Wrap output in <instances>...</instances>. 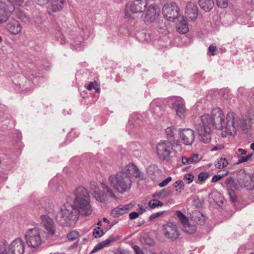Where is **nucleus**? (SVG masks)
<instances>
[{
  "label": "nucleus",
  "mask_w": 254,
  "mask_h": 254,
  "mask_svg": "<svg viewBox=\"0 0 254 254\" xmlns=\"http://www.w3.org/2000/svg\"><path fill=\"white\" fill-rule=\"evenodd\" d=\"M251 149H252V150H254V142L252 143L251 144Z\"/></svg>",
  "instance_id": "nucleus-56"
},
{
  "label": "nucleus",
  "mask_w": 254,
  "mask_h": 254,
  "mask_svg": "<svg viewBox=\"0 0 254 254\" xmlns=\"http://www.w3.org/2000/svg\"><path fill=\"white\" fill-rule=\"evenodd\" d=\"M221 148V147H218V146H215L211 149V150L214 151L220 149Z\"/></svg>",
  "instance_id": "nucleus-53"
},
{
  "label": "nucleus",
  "mask_w": 254,
  "mask_h": 254,
  "mask_svg": "<svg viewBox=\"0 0 254 254\" xmlns=\"http://www.w3.org/2000/svg\"><path fill=\"white\" fill-rule=\"evenodd\" d=\"M163 203L158 199H151L148 202V206L151 209H154L157 207H161Z\"/></svg>",
  "instance_id": "nucleus-32"
},
{
  "label": "nucleus",
  "mask_w": 254,
  "mask_h": 254,
  "mask_svg": "<svg viewBox=\"0 0 254 254\" xmlns=\"http://www.w3.org/2000/svg\"><path fill=\"white\" fill-rule=\"evenodd\" d=\"M152 169H153V170H157V171L158 170V169H157V168H149V169H148V173L149 174H151V173H150V171H151V170H152Z\"/></svg>",
  "instance_id": "nucleus-54"
},
{
  "label": "nucleus",
  "mask_w": 254,
  "mask_h": 254,
  "mask_svg": "<svg viewBox=\"0 0 254 254\" xmlns=\"http://www.w3.org/2000/svg\"><path fill=\"white\" fill-rule=\"evenodd\" d=\"M104 234L103 230L100 227L95 228L93 232V235L95 238L101 237Z\"/></svg>",
  "instance_id": "nucleus-36"
},
{
  "label": "nucleus",
  "mask_w": 254,
  "mask_h": 254,
  "mask_svg": "<svg viewBox=\"0 0 254 254\" xmlns=\"http://www.w3.org/2000/svg\"><path fill=\"white\" fill-rule=\"evenodd\" d=\"M159 10L157 6L151 4L147 8L143 20L145 22L151 23L155 21L159 16Z\"/></svg>",
  "instance_id": "nucleus-13"
},
{
  "label": "nucleus",
  "mask_w": 254,
  "mask_h": 254,
  "mask_svg": "<svg viewBox=\"0 0 254 254\" xmlns=\"http://www.w3.org/2000/svg\"><path fill=\"white\" fill-rule=\"evenodd\" d=\"M133 249L135 251V254H143L142 251L138 246H134Z\"/></svg>",
  "instance_id": "nucleus-47"
},
{
  "label": "nucleus",
  "mask_w": 254,
  "mask_h": 254,
  "mask_svg": "<svg viewBox=\"0 0 254 254\" xmlns=\"http://www.w3.org/2000/svg\"><path fill=\"white\" fill-rule=\"evenodd\" d=\"M227 175V173H226L225 174L223 175H214L212 179V182L215 183L217 182V181L220 180L222 178H223L224 177L226 176Z\"/></svg>",
  "instance_id": "nucleus-41"
},
{
  "label": "nucleus",
  "mask_w": 254,
  "mask_h": 254,
  "mask_svg": "<svg viewBox=\"0 0 254 254\" xmlns=\"http://www.w3.org/2000/svg\"><path fill=\"white\" fill-rule=\"evenodd\" d=\"M162 231L166 238L172 241L176 240L179 236L177 225L171 222L163 225Z\"/></svg>",
  "instance_id": "nucleus-11"
},
{
  "label": "nucleus",
  "mask_w": 254,
  "mask_h": 254,
  "mask_svg": "<svg viewBox=\"0 0 254 254\" xmlns=\"http://www.w3.org/2000/svg\"><path fill=\"white\" fill-rule=\"evenodd\" d=\"M8 245L4 241H0V254H8Z\"/></svg>",
  "instance_id": "nucleus-30"
},
{
  "label": "nucleus",
  "mask_w": 254,
  "mask_h": 254,
  "mask_svg": "<svg viewBox=\"0 0 254 254\" xmlns=\"http://www.w3.org/2000/svg\"><path fill=\"white\" fill-rule=\"evenodd\" d=\"M171 105L172 109L175 110L177 115L180 119H184L185 117L186 108L184 101L181 97H174L172 99Z\"/></svg>",
  "instance_id": "nucleus-10"
},
{
  "label": "nucleus",
  "mask_w": 254,
  "mask_h": 254,
  "mask_svg": "<svg viewBox=\"0 0 254 254\" xmlns=\"http://www.w3.org/2000/svg\"><path fill=\"white\" fill-rule=\"evenodd\" d=\"M87 89L89 90L94 89L96 92H99L100 90V87L97 82H91L87 85Z\"/></svg>",
  "instance_id": "nucleus-35"
},
{
  "label": "nucleus",
  "mask_w": 254,
  "mask_h": 254,
  "mask_svg": "<svg viewBox=\"0 0 254 254\" xmlns=\"http://www.w3.org/2000/svg\"><path fill=\"white\" fill-rule=\"evenodd\" d=\"M139 206V210L138 211V212L140 213V214H142L144 212L146 211V207H144V206L141 205L140 206L139 204L138 205Z\"/></svg>",
  "instance_id": "nucleus-49"
},
{
  "label": "nucleus",
  "mask_w": 254,
  "mask_h": 254,
  "mask_svg": "<svg viewBox=\"0 0 254 254\" xmlns=\"http://www.w3.org/2000/svg\"><path fill=\"white\" fill-rule=\"evenodd\" d=\"M202 159V157L198 154H193L189 157L182 156V162L184 165H188L196 163Z\"/></svg>",
  "instance_id": "nucleus-20"
},
{
  "label": "nucleus",
  "mask_w": 254,
  "mask_h": 254,
  "mask_svg": "<svg viewBox=\"0 0 254 254\" xmlns=\"http://www.w3.org/2000/svg\"><path fill=\"white\" fill-rule=\"evenodd\" d=\"M254 254V253H253V254Z\"/></svg>",
  "instance_id": "nucleus-61"
},
{
  "label": "nucleus",
  "mask_w": 254,
  "mask_h": 254,
  "mask_svg": "<svg viewBox=\"0 0 254 254\" xmlns=\"http://www.w3.org/2000/svg\"><path fill=\"white\" fill-rule=\"evenodd\" d=\"M13 0H6L0 2V9L6 13H11L15 9V7L12 3Z\"/></svg>",
  "instance_id": "nucleus-22"
},
{
  "label": "nucleus",
  "mask_w": 254,
  "mask_h": 254,
  "mask_svg": "<svg viewBox=\"0 0 254 254\" xmlns=\"http://www.w3.org/2000/svg\"><path fill=\"white\" fill-rule=\"evenodd\" d=\"M211 195L213 197H221L220 194L218 192L213 193L211 194Z\"/></svg>",
  "instance_id": "nucleus-52"
},
{
  "label": "nucleus",
  "mask_w": 254,
  "mask_h": 254,
  "mask_svg": "<svg viewBox=\"0 0 254 254\" xmlns=\"http://www.w3.org/2000/svg\"><path fill=\"white\" fill-rule=\"evenodd\" d=\"M208 49L212 55L214 56L216 54V51L217 50L216 46L211 45L209 47Z\"/></svg>",
  "instance_id": "nucleus-44"
},
{
  "label": "nucleus",
  "mask_w": 254,
  "mask_h": 254,
  "mask_svg": "<svg viewBox=\"0 0 254 254\" xmlns=\"http://www.w3.org/2000/svg\"><path fill=\"white\" fill-rule=\"evenodd\" d=\"M130 176L139 180L143 179V175L138 168L133 164H128L121 171L109 177V182L117 191L123 194L131 188L132 182Z\"/></svg>",
  "instance_id": "nucleus-3"
},
{
  "label": "nucleus",
  "mask_w": 254,
  "mask_h": 254,
  "mask_svg": "<svg viewBox=\"0 0 254 254\" xmlns=\"http://www.w3.org/2000/svg\"><path fill=\"white\" fill-rule=\"evenodd\" d=\"M216 4L220 8H226L228 5V0H216Z\"/></svg>",
  "instance_id": "nucleus-39"
},
{
  "label": "nucleus",
  "mask_w": 254,
  "mask_h": 254,
  "mask_svg": "<svg viewBox=\"0 0 254 254\" xmlns=\"http://www.w3.org/2000/svg\"><path fill=\"white\" fill-rule=\"evenodd\" d=\"M245 177L246 179H247V182L246 184L243 186L245 187L247 190H254V176L250 175V176H242V179ZM242 178V176H240Z\"/></svg>",
  "instance_id": "nucleus-25"
},
{
  "label": "nucleus",
  "mask_w": 254,
  "mask_h": 254,
  "mask_svg": "<svg viewBox=\"0 0 254 254\" xmlns=\"http://www.w3.org/2000/svg\"><path fill=\"white\" fill-rule=\"evenodd\" d=\"M156 150L158 158L162 161H170L174 151L173 144L165 140H161L157 143Z\"/></svg>",
  "instance_id": "nucleus-5"
},
{
  "label": "nucleus",
  "mask_w": 254,
  "mask_h": 254,
  "mask_svg": "<svg viewBox=\"0 0 254 254\" xmlns=\"http://www.w3.org/2000/svg\"><path fill=\"white\" fill-rule=\"evenodd\" d=\"M163 213H164L163 211H160V212H158L153 213L152 214H151L150 215V216L149 217V220L152 221L155 219H156V218L159 217L163 214Z\"/></svg>",
  "instance_id": "nucleus-42"
},
{
  "label": "nucleus",
  "mask_w": 254,
  "mask_h": 254,
  "mask_svg": "<svg viewBox=\"0 0 254 254\" xmlns=\"http://www.w3.org/2000/svg\"><path fill=\"white\" fill-rule=\"evenodd\" d=\"M191 219L195 222H199L200 223L205 221L204 216L199 211H195L193 212L191 216Z\"/></svg>",
  "instance_id": "nucleus-28"
},
{
  "label": "nucleus",
  "mask_w": 254,
  "mask_h": 254,
  "mask_svg": "<svg viewBox=\"0 0 254 254\" xmlns=\"http://www.w3.org/2000/svg\"><path fill=\"white\" fill-rule=\"evenodd\" d=\"M248 151L242 148H238L235 150V153L238 158L237 164L244 162H251L254 158V153L247 154Z\"/></svg>",
  "instance_id": "nucleus-14"
},
{
  "label": "nucleus",
  "mask_w": 254,
  "mask_h": 254,
  "mask_svg": "<svg viewBox=\"0 0 254 254\" xmlns=\"http://www.w3.org/2000/svg\"><path fill=\"white\" fill-rule=\"evenodd\" d=\"M229 194L230 195V197L232 202H235L236 200V197L234 194V192H231L230 191H228Z\"/></svg>",
  "instance_id": "nucleus-48"
},
{
  "label": "nucleus",
  "mask_w": 254,
  "mask_h": 254,
  "mask_svg": "<svg viewBox=\"0 0 254 254\" xmlns=\"http://www.w3.org/2000/svg\"><path fill=\"white\" fill-rule=\"evenodd\" d=\"M2 38L0 36V43H1L2 42Z\"/></svg>",
  "instance_id": "nucleus-59"
},
{
  "label": "nucleus",
  "mask_w": 254,
  "mask_h": 254,
  "mask_svg": "<svg viewBox=\"0 0 254 254\" xmlns=\"http://www.w3.org/2000/svg\"><path fill=\"white\" fill-rule=\"evenodd\" d=\"M8 249L11 254H24L25 245L22 240L16 239L8 245Z\"/></svg>",
  "instance_id": "nucleus-15"
},
{
  "label": "nucleus",
  "mask_w": 254,
  "mask_h": 254,
  "mask_svg": "<svg viewBox=\"0 0 254 254\" xmlns=\"http://www.w3.org/2000/svg\"><path fill=\"white\" fill-rule=\"evenodd\" d=\"M197 6L192 2L188 3L185 9L186 17L191 20H193L197 18Z\"/></svg>",
  "instance_id": "nucleus-17"
},
{
  "label": "nucleus",
  "mask_w": 254,
  "mask_h": 254,
  "mask_svg": "<svg viewBox=\"0 0 254 254\" xmlns=\"http://www.w3.org/2000/svg\"><path fill=\"white\" fill-rule=\"evenodd\" d=\"M183 180L188 184H190L194 180V176L191 173H188L184 175Z\"/></svg>",
  "instance_id": "nucleus-37"
},
{
  "label": "nucleus",
  "mask_w": 254,
  "mask_h": 254,
  "mask_svg": "<svg viewBox=\"0 0 254 254\" xmlns=\"http://www.w3.org/2000/svg\"><path fill=\"white\" fill-rule=\"evenodd\" d=\"M129 209V205H120L113 209L111 212V214L114 217H118L120 215L127 213Z\"/></svg>",
  "instance_id": "nucleus-21"
},
{
  "label": "nucleus",
  "mask_w": 254,
  "mask_h": 254,
  "mask_svg": "<svg viewBox=\"0 0 254 254\" xmlns=\"http://www.w3.org/2000/svg\"><path fill=\"white\" fill-rule=\"evenodd\" d=\"M64 2V0H51L52 11L61 10L63 8Z\"/></svg>",
  "instance_id": "nucleus-27"
},
{
  "label": "nucleus",
  "mask_w": 254,
  "mask_h": 254,
  "mask_svg": "<svg viewBox=\"0 0 254 254\" xmlns=\"http://www.w3.org/2000/svg\"><path fill=\"white\" fill-rule=\"evenodd\" d=\"M180 137L183 143L187 145H191L194 141V131L190 128L180 129Z\"/></svg>",
  "instance_id": "nucleus-12"
},
{
  "label": "nucleus",
  "mask_w": 254,
  "mask_h": 254,
  "mask_svg": "<svg viewBox=\"0 0 254 254\" xmlns=\"http://www.w3.org/2000/svg\"><path fill=\"white\" fill-rule=\"evenodd\" d=\"M79 233L77 231H72L67 234V237L69 240H75L79 237Z\"/></svg>",
  "instance_id": "nucleus-38"
},
{
  "label": "nucleus",
  "mask_w": 254,
  "mask_h": 254,
  "mask_svg": "<svg viewBox=\"0 0 254 254\" xmlns=\"http://www.w3.org/2000/svg\"><path fill=\"white\" fill-rule=\"evenodd\" d=\"M228 164L227 159L225 158H221L218 159L217 164H216V167L218 168H224Z\"/></svg>",
  "instance_id": "nucleus-34"
},
{
  "label": "nucleus",
  "mask_w": 254,
  "mask_h": 254,
  "mask_svg": "<svg viewBox=\"0 0 254 254\" xmlns=\"http://www.w3.org/2000/svg\"><path fill=\"white\" fill-rule=\"evenodd\" d=\"M147 5V0H134L129 5L127 6L125 9V16L127 18L130 17V14L128 12L129 9L133 13L143 12Z\"/></svg>",
  "instance_id": "nucleus-8"
},
{
  "label": "nucleus",
  "mask_w": 254,
  "mask_h": 254,
  "mask_svg": "<svg viewBox=\"0 0 254 254\" xmlns=\"http://www.w3.org/2000/svg\"><path fill=\"white\" fill-rule=\"evenodd\" d=\"M250 174H247L246 173L245 171L244 170H241L239 172V173L237 174V180L239 184V185L241 187H243L245 184H246V183L247 182V179H246L245 178L242 179L241 178L240 179V176H250Z\"/></svg>",
  "instance_id": "nucleus-29"
},
{
  "label": "nucleus",
  "mask_w": 254,
  "mask_h": 254,
  "mask_svg": "<svg viewBox=\"0 0 254 254\" xmlns=\"http://www.w3.org/2000/svg\"><path fill=\"white\" fill-rule=\"evenodd\" d=\"M176 215L179 219V221L183 226V230L187 233L189 234H193L195 231V227L190 226L189 224L188 219L186 216L180 211H177Z\"/></svg>",
  "instance_id": "nucleus-16"
},
{
  "label": "nucleus",
  "mask_w": 254,
  "mask_h": 254,
  "mask_svg": "<svg viewBox=\"0 0 254 254\" xmlns=\"http://www.w3.org/2000/svg\"><path fill=\"white\" fill-rule=\"evenodd\" d=\"M223 187L227 188L229 190L234 191L237 189V186L234 179L232 177L228 178L222 184Z\"/></svg>",
  "instance_id": "nucleus-24"
},
{
  "label": "nucleus",
  "mask_w": 254,
  "mask_h": 254,
  "mask_svg": "<svg viewBox=\"0 0 254 254\" xmlns=\"http://www.w3.org/2000/svg\"><path fill=\"white\" fill-rule=\"evenodd\" d=\"M176 130V127L174 126L166 128L165 129V133L167 136V138H171L173 137Z\"/></svg>",
  "instance_id": "nucleus-31"
},
{
  "label": "nucleus",
  "mask_w": 254,
  "mask_h": 254,
  "mask_svg": "<svg viewBox=\"0 0 254 254\" xmlns=\"http://www.w3.org/2000/svg\"><path fill=\"white\" fill-rule=\"evenodd\" d=\"M73 206L68 202L61 206L56 219L62 225H71L78 219V214L87 216L91 214L90 196L87 190L83 187H78L74 191Z\"/></svg>",
  "instance_id": "nucleus-2"
},
{
  "label": "nucleus",
  "mask_w": 254,
  "mask_h": 254,
  "mask_svg": "<svg viewBox=\"0 0 254 254\" xmlns=\"http://www.w3.org/2000/svg\"><path fill=\"white\" fill-rule=\"evenodd\" d=\"M172 180V178L171 177H167L165 180L163 181L162 182L159 183V186L160 187H163L166 186L169 182H170Z\"/></svg>",
  "instance_id": "nucleus-43"
},
{
  "label": "nucleus",
  "mask_w": 254,
  "mask_h": 254,
  "mask_svg": "<svg viewBox=\"0 0 254 254\" xmlns=\"http://www.w3.org/2000/svg\"><path fill=\"white\" fill-rule=\"evenodd\" d=\"M198 3L201 8L205 11H210L214 6L213 0H199Z\"/></svg>",
  "instance_id": "nucleus-23"
},
{
  "label": "nucleus",
  "mask_w": 254,
  "mask_h": 254,
  "mask_svg": "<svg viewBox=\"0 0 254 254\" xmlns=\"http://www.w3.org/2000/svg\"><path fill=\"white\" fill-rule=\"evenodd\" d=\"M162 196L161 195V193H160L159 194H158V193H157L156 194H154V196Z\"/></svg>",
  "instance_id": "nucleus-58"
},
{
  "label": "nucleus",
  "mask_w": 254,
  "mask_h": 254,
  "mask_svg": "<svg viewBox=\"0 0 254 254\" xmlns=\"http://www.w3.org/2000/svg\"><path fill=\"white\" fill-rule=\"evenodd\" d=\"M209 175L207 172H201L198 175V180L200 182H204L209 177Z\"/></svg>",
  "instance_id": "nucleus-40"
},
{
  "label": "nucleus",
  "mask_w": 254,
  "mask_h": 254,
  "mask_svg": "<svg viewBox=\"0 0 254 254\" xmlns=\"http://www.w3.org/2000/svg\"><path fill=\"white\" fill-rule=\"evenodd\" d=\"M13 2H15L17 4L20 5L22 4L23 0H12Z\"/></svg>",
  "instance_id": "nucleus-51"
},
{
  "label": "nucleus",
  "mask_w": 254,
  "mask_h": 254,
  "mask_svg": "<svg viewBox=\"0 0 254 254\" xmlns=\"http://www.w3.org/2000/svg\"><path fill=\"white\" fill-rule=\"evenodd\" d=\"M101 185L104 192H101L96 183L92 182L90 183L91 190L92 191L94 198L97 200L103 202L108 199V197H112L115 199H116V196L111 188L104 183H101Z\"/></svg>",
  "instance_id": "nucleus-4"
},
{
  "label": "nucleus",
  "mask_w": 254,
  "mask_h": 254,
  "mask_svg": "<svg viewBox=\"0 0 254 254\" xmlns=\"http://www.w3.org/2000/svg\"><path fill=\"white\" fill-rule=\"evenodd\" d=\"M251 120H252V121H254V117H253V118H251Z\"/></svg>",
  "instance_id": "nucleus-60"
},
{
  "label": "nucleus",
  "mask_w": 254,
  "mask_h": 254,
  "mask_svg": "<svg viewBox=\"0 0 254 254\" xmlns=\"http://www.w3.org/2000/svg\"><path fill=\"white\" fill-rule=\"evenodd\" d=\"M139 215L140 214L138 212H132L129 214V216L130 219H134L138 217Z\"/></svg>",
  "instance_id": "nucleus-45"
},
{
  "label": "nucleus",
  "mask_w": 254,
  "mask_h": 254,
  "mask_svg": "<svg viewBox=\"0 0 254 254\" xmlns=\"http://www.w3.org/2000/svg\"><path fill=\"white\" fill-rule=\"evenodd\" d=\"M177 31L182 34L187 33L189 31L187 22L184 19L180 21L177 25Z\"/></svg>",
  "instance_id": "nucleus-26"
},
{
  "label": "nucleus",
  "mask_w": 254,
  "mask_h": 254,
  "mask_svg": "<svg viewBox=\"0 0 254 254\" xmlns=\"http://www.w3.org/2000/svg\"><path fill=\"white\" fill-rule=\"evenodd\" d=\"M173 187L175 188L176 191L181 192L184 189V184L182 180H178L173 184Z\"/></svg>",
  "instance_id": "nucleus-33"
},
{
  "label": "nucleus",
  "mask_w": 254,
  "mask_h": 254,
  "mask_svg": "<svg viewBox=\"0 0 254 254\" xmlns=\"http://www.w3.org/2000/svg\"><path fill=\"white\" fill-rule=\"evenodd\" d=\"M162 13L168 20L173 21L179 16V8L175 2H171L164 5Z\"/></svg>",
  "instance_id": "nucleus-7"
},
{
  "label": "nucleus",
  "mask_w": 254,
  "mask_h": 254,
  "mask_svg": "<svg viewBox=\"0 0 254 254\" xmlns=\"http://www.w3.org/2000/svg\"><path fill=\"white\" fill-rule=\"evenodd\" d=\"M36 1L39 5H45L49 2V0H36Z\"/></svg>",
  "instance_id": "nucleus-46"
},
{
  "label": "nucleus",
  "mask_w": 254,
  "mask_h": 254,
  "mask_svg": "<svg viewBox=\"0 0 254 254\" xmlns=\"http://www.w3.org/2000/svg\"><path fill=\"white\" fill-rule=\"evenodd\" d=\"M97 225L98 226H101L102 225V221H99L97 223Z\"/></svg>",
  "instance_id": "nucleus-57"
},
{
  "label": "nucleus",
  "mask_w": 254,
  "mask_h": 254,
  "mask_svg": "<svg viewBox=\"0 0 254 254\" xmlns=\"http://www.w3.org/2000/svg\"><path fill=\"white\" fill-rule=\"evenodd\" d=\"M24 237L27 245L31 248L39 247L42 242L40 235V230L37 228L28 229L25 233Z\"/></svg>",
  "instance_id": "nucleus-6"
},
{
  "label": "nucleus",
  "mask_w": 254,
  "mask_h": 254,
  "mask_svg": "<svg viewBox=\"0 0 254 254\" xmlns=\"http://www.w3.org/2000/svg\"><path fill=\"white\" fill-rule=\"evenodd\" d=\"M118 240L117 238L113 237V236H110L107 239L103 241L100 243L97 244L94 248L93 249L92 251L90 252V254H93L99 250L102 249L104 247L107 246L111 243L115 242Z\"/></svg>",
  "instance_id": "nucleus-19"
},
{
  "label": "nucleus",
  "mask_w": 254,
  "mask_h": 254,
  "mask_svg": "<svg viewBox=\"0 0 254 254\" xmlns=\"http://www.w3.org/2000/svg\"><path fill=\"white\" fill-rule=\"evenodd\" d=\"M41 225L46 231L47 236L53 237L56 233V226L53 220L47 215L40 217Z\"/></svg>",
  "instance_id": "nucleus-9"
},
{
  "label": "nucleus",
  "mask_w": 254,
  "mask_h": 254,
  "mask_svg": "<svg viewBox=\"0 0 254 254\" xmlns=\"http://www.w3.org/2000/svg\"><path fill=\"white\" fill-rule=\"evenodd\" d=\"M201 121L202 125H196L195 129L197 131L199 140L205 143H207L210 141L212 127L221 129V135L223 137L235 136L239 126L245 132H248L250 127L246 120L243 118H240L234 112L228 113L225 122V116L219 108L213 109L211 115H202L201 117Z\"/></svg>",
  "instance_id": "nucleus-1"
},
{
  "label": "nucleus",
  "mask_w": 254,
  "mask_h": 254,
  "mask_svg": "<svg viewBox=\"0 0 254 254\" xmlns=\"http://www.w3.org/2000/svg\"><path fill=\"white\" fill-rule=\"evenodd\" d=\"M6 28L10 33L13 35L17 34L22 30L20 24L15 19L10 20L7 24Z\"/></svg>",
  "instance_id": "nucleus-18"
},
{
  "label": "nucleus",
  "mask_w": 254,
  "mask_h": 254,
  "mask_svg": "<svg viewBox=\"0 0 254 254\" xmlns=\"http://www.w3.org/2000/svg\"><path fill=\"white\" fill-rule=\"evenodd\" d=\"M8 18V17L7 15H5L3 16V18L0 17V24L3 23L6 21Z\"/></svg>",
  "instance_id": "nucleus-50"
},
{
  "label": "nucleus",
  "mask_w": 254,
  "mask_h": 254,
  "mask_svg": "<svg viewBox=\"0 0 254 254\" xmlns=\"http://www.w3.org/2000/svg\"><path fill=\"white\" fill-rule=\"evenodd\" d=\"M103 220L104 222H106L107 223H109V220L107 218H104L103 219Z\"/></svg>",
  "instance_id": "nucleus-55"
}]
</instances>
